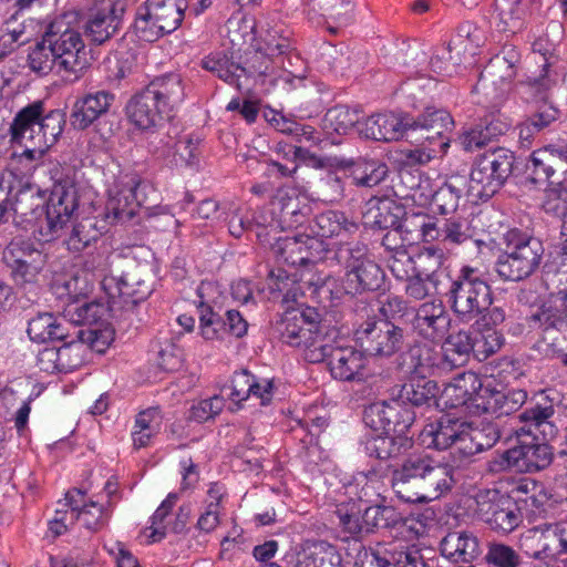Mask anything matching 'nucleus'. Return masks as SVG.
<instances>
[{
  "instance_id": "nucleus-18",
  "label": "nucleus",
  "mask_w": 567,
  "mask_h": 567,
  "mask_svg": "<svg viewBox=\"0 0 567 567\" xmlns=\"http://www.w3.org/2000/svg\"><path fill=\"white\" fill-rule=\"evenodd\" d=\"M453 126L454 121L447 111L427 107L416 118L408 116V138L429 142L443 155L450 147L451 140L447 134Z\"/></svg>"
},
{
  "instance_id": "nucleus-10",
  "label": "nucleus",
  "mask_w": 567,
  "mask_h": 567,
  "mask_svg": "<svg viewBox=\"0 0 567 567\" xmlns=\"http://www.w3.org/2000/svg\"><path fill=\"white\" fill-rule=\"evenodd\" d=\"M514 154L498 147L478 156L467 177L466 196L472 200H487L504 185L512 174Z\"/></svg>"
},
{
  "instance_id": "nucleus-34",
  "label": "nucleus",
  "mask_w": 567,
  "mask_h": 567,
  "mask_svg": "<svg viewBox=\"0 0 567 567\" xmlns=\"http://www.w3.org/2000/svg\"><path fill=\"white\" fill-rule=\"evenodd\" d=\"M440 548L442 555L453 563H472L482 554L478 538L470 532L449 533Z\"/></svg>"
},
{
  "instance_id": "nucleus-16",
  "label": "nucleus",
  "mask_w": 567,
  "mask_h": 567,
  "mask_svg": "<svg viewBox=\"0 0 567 567\" xmlns=\"http://www.w3.org/2000/svg\"><path fill=\"white\" fill-rule=\"evenodd\" d=\"M269 206L270 220L267 219L265 212H260L255 218L258 226L269 228L266 237L271 233L277 235L279 229H292L302 225L309 210L306 197L295 188L278 189Z\"/></svg>"
},
{
  "instance_id": "nucleus-6",
  "label": "nucleus",
  "mask_w": 567,
  "mask_h": 567,
  "mask_svg": "<svg viewBox=\"0 0 567 567\" xmlns=\"http://www.w3.org/2000/svg\"><path fill=\"white\" fill-rule=\"evenodd\" d=\"M445 298L455 318L465 324L472 323L487 306L493 305L491 286L478 268L468 265L462 266L451 279Z\"/></svg>"
},
{
  "instance_id": "nucleus-28",
  "label": "nucleus",
  "mask_w": 567,
  "mask_h": 567,
  "mask_svg": "<svg viewBox=\"0 0 567 567\" xmlns=\"http://www.w3.org/2000/svg\"><path fill=\"white\" fill-rule=\"evenodd\" d=\"M520 61L519 52L513 45L503 47L502 51L493 56L481 72L478 84L486 87L488 83L501 87L509 84L517 74Z\"/></svg>"
},
{
  "instance_id": "nucleus-25",
  "label": "nucleus",
  "mask_w": 567,
  "mask_h": 567,
  "mask_svg": "<svg viewBox=\"0 0 567 567\" xmlns=\"http://www.w3.org/2000/svg\"><path fill=\"white\" fill-rule=\"evenodd\" d=\"M267 50L274 58L275 70L280 69L285 82H292L293 79L302 80L306 78L307 65L300 54L292 48L288 38L278 37L267 41Z\"/></svg>"
},
{
  "instance_id": "nucleus-55",
  "label": "nucleus",
  "mask_w": 567,
  "mask_h": 567,
  "mask_svg": "<svg viewBox=\"0 0 567 567\" xmlns=\"http://www.w3.org/2000/svg\"><path fill=\"white\" fill-rule=\"evenodd\" d=\"M362 516L368 534L380 528H391L401 520L399 513L392 506H370L365 508Z\"/></svg>"
},
{
  "instance_id": "nucleus-2",
  "label": "nucleus",
  "mask_w": 567,
  "mask_h": 567,
  "mask_svg": "<svg viewBox=\"0 0 567 567\" xmlns=\"http://www.w3.org/2000/svg\"><path fill=\"white\" fill-rule=\"evenodd\" d=\"M452 468L424 452L409 454L392 473V488L405 503H427L453 485Z\"/></svg>"
},
{
  "instance_id": "nucleus-22",
  "label": "nucleus",
  "mask_w": 567,
  "mask_h": 567,
  "mask_svg": "<svg viewBox=\"0 0 567 567\" xmlns=\"http://www.w3.org/2000/svg\"><path fill=\"white\" fill-rule=\"evenodd\" d=\"M483 389L482 381L475 372H463L445 385L440 401L445 408L455 409L465 405L476 413V399L482 394Z\"/></svg>"
},
{
  "instance_id": "nucleus-59",
  "label": "nucleus",
  "mask_w": 567,
  "mask_h": 567,
  "mask_svg": "<svg viewBox=\"0 0 567 567\" xmlns=\"http://www.w3.org/2000/svg\"><path fill=\"white\" fill-rule=\"evenodd\" d=\"M477 329L480 331V338L474 339L475 357L480 361H483L502 349L505 343V338L503 333L496 329H486L481 327H477Z\"/></svg>"
},
{
  "instance_id": "nucleus-46",
  "label": "nucleus",
  "mask_w": 567,
  "mask_h": 567,
  "mask_svg": "<svg viewBox=\"0 0 567 567\" xmlns=\"http://www.w3.org/2000/svg\"><path fill=\"white\" fill-rule=\"evenodd\" d=\"M31 340L45 342L49 340H62L65 338L62 324L53 315L44 312L33 317L28 324L27 330Z\"/></svg>"
},
{
  "instance_id": "nucleus-31",
  "label": "nucleus",
  "mask_w": 567,
  "mask_h": 567,
  "mask_svg": "<svg viewBox=\"0 0 567 567\" xmlns=\"http://www.w3.org/2000/svg\"><path fill=\"white\" fill-rule=\"evenodd\" d=\"M331 374L341 381H353L363 377L365 359L363 351L353 348H332L328 350L326 360Z\"/></svg>"
},
{
  "instance_id": "nucleus-7",
  "label": "nucleus",
  "mask_w": 567,
  "mask_h": 567,
  "mask_svg": "<svg viewBox=\"0 0 567 567\" xmlns=\"http://www.w3.org/2000/svg\"><path fill=\"white\" fill-rule=\"evenodd\" d=\"M157 189L136 175H126L121 188L111 195L107 202V217L116 223H128L143 213L144 217L169 215L167 208L159 205Z\"/></svg>"
},
{
  "instance_id": "nucleus-60",
  "label": "nucleus",
  "mask_w": 567,
  "mask_h": 567,
  "mask_svg": "<svg viewBox=\"0 0 567 567\" xmlns=\"http://www.w3.org/2000/svg\"><path fill=\"white\" fill-rule=\"evenodd\" d=\"M303 243L305 256L307 264L313 262L317 259L332 260L333 251L341 244H333L332 247L321 237L311 233V235H301Z\"/></svg>"
},
{
  "instance_id": "nucleus-43",
  "label": "nucleus",
  "mask_w": 567,
  "mask_h": 567,
  "mask_svg": "<svg viewBox=\"0 0 567 567\" xmlns=\"http://www.w3.org/2000/svg\"><path fill=\"white\" fill-rule=\"evenodd\" d=\"M362 123L360 113L346 105H337L328 110L322 118L323 130L330 134H348L355 130L359 133V125Z\"/></svg>"
},
{
  "instance_id": "nucleus-64",
  "label": "nucleus",
  "mask_w": 567,
  "mask_h": 567,
  "mask_svg": "<svg viewBox=\"0 0 567 567\" xmlns=\"http://www.w3.org/2000/svg\"><path fill=\"white\" fill-rule=\"evenodd\" d=\"M546 275L557 292L567 295V252L559 250L555 257L546 265Z\"/></svg>"
},
{
  "instance_id": "nucleus-42",
  "label": "nucleus",
  "mask_w": 567,
  "mask_h": 567,
  "mask_svg": "<svg viewBox=\"0 0 567 567\" xmlns=\"http://www.w3.org/2000/svg\"><path fill=\"white\" fill-rule=\"evenodd\" d=\"M465 425V421L445 414L436 423L427 425L425 434L432 437L431 442L435 449H454Z\"/></svg>"
},
{
  "instance_id": "nucleus-47",
  "label": "nucleus",
  "mask_w": 567,
  "mask_h": 567,
  "mask_svg": "<svg viewBox=\"0 0 567 567\" xmlns=\"http://www.w3.org/2000/svg\"><path fill=\"white\" fill-rule=\"evenodd\" d=\"M412 442L404 437L378 436L365 443V451L370 456L379 460H392L403 455Z\"/></svg>"
},
{
  "instance_id": "nucleus-30",
  "label": "nucleus",
  "mask_w": 567,
  "mask_h": 567,
  "mask_svg": "<svg viewBox=\"0 0 567 567\" xmlns=\"http://www.w3.org/2000/svg\"><path fill=\"white\" fill-rule=\"evenodd\" d=\"M151 96L173 117L185 99L183 80L179 74L167 73L153 79L145 87Z\"/></svg>"
},
{
  "instance_id": "nucleus-8",
  "label": "nucleus",
  "mask_w": 567,
  "mask_h": 567,
  "mask_svg": "<svg viewBox=\"0 0 567 567\" xmlns=\"http://www.w3.org/2000/svg\"><path fill=\"white\" fill-rule=\"evenodd\" d=\"M334 261L344 268L342 290L347 295H361L379 290L384 282L381 267L368 257V249L360 243H341L333 251Z\"/></svg>"
},
{
  "instance_id": "nucleus-50",
  "label": "nucleus",
  "mask_w": 567,
  "mask_h": 567,
  "mask_svg": "<svg viewBox=\"0 0 567 567\" xmlns=\"http://www.w3.org/2000/svg\"><path fill=\"white\" fill-rule=\"evenodd\" d=\"M103 313L102 305L82 300L68 303L63 310L64 318L76 326L96 324L102 319Z\"/></svg>"
},
{
  "instance_id": "nucleus-63",
  "label": "nucleus",
  "mask_w": 567,
  "mask_h": 567,
  "mask_svg": "<svg viewBox=\"0 0 567 567\" xmlns=\"http://www.w3.org/2000/svg\"><path fill=\"white\" fill-rule=\"evenodd\" d=\"M526 168L533 183L550 182V148L533 152Z\"/></svg>"
},
{
  "instance_id": "nucleus-37",
  "label": "nucleus",
  "mask_w": 567,
  "mask_h": 567,
  "mask_svg": "<svg viewBox=\"0 0 567 567\" xmlns=\"http://www.w3.org/2000/svg\"><path fill=\"white\" fill-rule=\"evenodd\" d=\"M341 166L346 169L347 176L358 187H374L384 181L388 175V166L372 159L342 161Z\"/></svg>"
},
{
  "instance_id": "nucleus-3",
  "label": "nucleus",
  "mask_w": 567,
  "mask_h": 567,
  "mask_svg": "<svg viewBox=\"0 0 567 567\" xmlns=\"http://www.w3.org/2000/svg\"><path fill=\"white\" fill-rule=\"evenodd\" d=\"M555 413L551 404L528 408L523 411L518 419L524 423L515 430L519 444L504 452L502 460L506 467L515 468L518 472L535 473L548 467L554 458L551 447L540 442L534 430L546 433V427L553 431L550 419Z\"/></svg>"
},
{
  "instance_id": "nucleus-27",
  "label": "nucleus",
  "mask_w": 567,
  "mask_h": 567,
  "mask_svg": "<svg viewBox=\"0 0 567 567\" xmlns=\"http://www.w3.org/2000/svg\"><path fill=\"white\" fill-rule=\"evenodd\" d=\"M526 400L527 393L520 389L501 391L484 386L476 399V414L508 415L519 410Z\"/></svg>"
},
{
  "instance_id": "nucleus-13",
  "label": "nucleus",
  "mask_w": 567,
  "mask_h": 567,
  "mask_svg": "<svg viewBox=\"0 0 567 567\" xmlns=\"http://www.w3.org/2000/svg\"><path fill=\"white\" fill-rule=\"evenodd\" d=\"M43 35L59 58L60 69L66 72L82 69L80 54L83 53L85 44L74 12H65L54 18Z\"/></svg>"
},
{
  "instance_id": "nucleus-36",
  "label": "nucleus",
  "mask_w": 567,
  "mask_h": 567,
  "mask_svg": "<svg viewBox=\"0 0 567 567\" xmlns=\"http://www.w3.org/2000/svg\"><path fill=\"white\" fill-rule=\"evenodd\" d=\"M16 175L9 173L0 178V224L6 223L16 213L25 215V202L33 198V193L30 187L16 189L13 182Z\"/></svg>"
},
{
  "instance_id": "nucleus-26",
  "label": "nucleus",
  "mask_w": 567,
  "mask_h": 567,
  "mask_svg": "<svg viewBox=\"0 0 567 567\" xmlns=\"http://www.w3.org/2000/svg\"><path fill=\"white\" fill-rule=\"evenodd\" d=\"M359 135L375 141L391 142L408 137V116L379 113L367 117L359 125Z\"/></svg>"
},
{
  "instance_id": "nucleus-51",
  "label": "nucleus",
  "mask_w": 567,
  "mask_h": 567,
  "mask_svg": "<svg viewBox=\"0 0 567 567\" xmlns=\"http://www.w3.org/2000/svg\"><path fill=\"white\" fill-rule=\"evenodd\" d=\"M462 61L461 45L450 42L435 50L430 60V66L439 75H452Z\"/></svg>"
},
{
  "instance_id": "nucleus-20",
  "label": "nucleus",
  "mask_w": 567,
  "mask_h": 567,
  "mask_svg": "<svg viewBox=\"0 0 567 567\" xmlns=\"http://www.w3.org/2000/svg\"><path fill=\"white\" fill-rule=\"evenodd\" d=\"M303 13L317 24H328L331 33L353 20V0H301Z\"/></svg>"
},
{
  "instance_id": "nucleus-14",
  "label": "nucleus",
  "mask_w": 567,
  "mask_h": 567,
  "mask_svg": "<svg viewBox=\"0 0 567 567\" xmlns=\"http://www.w3.org/2000/svg\"><path fill=\"white\" fill-rule=\"evenodd\" d=\"M2 260L14 284L21 288H39V278L48 256L31 239L14 237L2 251Z\"/></svg>"
},
{
  "instance_id": "nucleus-41",
  "label": "nucleus",
  "mask_w": 567,
  "mask_h": 567,
  "mask_svg": "<svg viewBox=\"0 0 567 567\" xmlns=\"http://www.w3.org/2000/svg\"><path fill=\"white\" fill-rule=\"evenodd\" d=\"M467 176L453 174L432 195V206L440 214H449L456 210L460 198L466 195Z\"/></svg>"
},
{
  "instance_id": "nucleus-5",
  "label": "nucleus",
  "mask_w": 567,
  "mask_h": 567,
  "mask_svg": "<svg viewBox=\"0 0 567 567\" xmlns=\"http://www.w3.org/2000/svg\"><path fill=\"white\" fill-rule=\"evenodd\" d=\"M320 315L315 308L287 311L275 324V332L286 344L303 351L310 363L326 360L330 344L321 331Z\"/></svg>"
},
{
  "instance_id": "nucleus-9",
  "label": "nucleus",
  "mask_w": 567,
  "mask_h": 567,
  "mask_svg": "<svg viewBox=\"0 0 567 567\" xmlns=\"http://www.w3.org/2000/svg\"><path fill=\"white\" fill-rule=\"evenodd\" d=\"M505 246L495 264V271L502 279L519 281L539 267L545 249L538 238L512 229L505 235Z\"/></svg>"
},
{
  "instance_id": "nucleus-45",
  "label": "nucleus",
  "mask_w": 567,
  "mask_h": 567,
  "mask_svg": "<svg viewBox=\"0 0 567 567\" xmlns=\"http://www.w3.org/2000/svg\"><path fill=\"white\" fill-rule=\"evenodd\" d=\"M99 223L96 217H84L79 220L66 239L69 249L81 251L96 241L103 233V227H100Z\"/></svg>"
},
{
  "instance_id": "nucleus-49",
  "label": "nucleus",
  "mask_w": 567,
  "mask_h": 567,
  "mask_svg": "<svg viewBox=\"0 0 567 567\" xmlns=\"http://www.w3.org/2000/svg\"><path fill=\"white\" fill-rule=\"evenodd\" d=\"M370 206L364 214L365 224L372 228L390 229L401 224L398 213L400 208L388 199L369 203Z\"/></svg>"
},
{
  "instance_id": "nucleus-17",
  "label": "nucleus",
  "mask_w": 567,
  "mask_h": 567,
  "mask_svg": "<svg viewBox=\"0 0 567 567\" xmlns=\"http://www.w3.org/2000/svg\"><path fill=\"white\" fill-rule=\"evenodd\" d=\"M542 71L538 75L528 76L518 84L519 92L527 103L535 105L527 121L536 132L549 126L559 117V110L549 101L550 90L554 86L549 63L542 58Z\"/></svg>"
},
{
  "instance_id": "nucleus-40",
  "label": "nucleus",
  "mask_w": 567,
  "mask_h": 567,
  "mask_svg": "<svg viewBox=\"0 0 567 567\" xmlns=\"http://www.w3.org/2000/svg\"><path fill=\"white\" fill-rule=\"evenodd\" d=\"M443 343V360L450 368L464 365L471 353L475 354V342L471 330L461 329L445 336Z\"/></svg>"
},
{
  "instance_id": "nucleus-56",
  "label": "nucleus",
  "mask_w": 567,
  "mask_h": 567,
  "mask_svg": "<svg viewBox=\"0 0 567 567\" xmlns=\"http://www.w3.org/2000/svg\"><path fill=\"white\" fill-rule=\"evenodd\" d=\"M28 63L34 73L39 75L49 74L55 64L59 65V58L51 50V47L45 42V37L42 35L41 41L37 42L28 55Z\"/></svg>"
},
{
  "instance_id": "nucleus-38",
  "label": "nucleus",
  "mask_w": 567,
  "mask_h": 567,
  "mask_svg": "<svg viewBox=\"0 0 567 567\" xmlns=\"http://www.w3.org/2000/svg\"><path fill=\"white\" fill-rule=\"evenodd\" d=\"M310 229L312 234L323 239L340 237L343 240L358 230V225L350 221L343 213L328 210L316 216Z\"/></svg>"
},
{
  "instance_id": "nucleus-19",
  "label": "nucleus",
  "mask_w": 567,
  "mask_h": 567,
  "mask_svg": "<svg viewBox=\"0 0 567 567\" xmlns=\"http://www.w3.org/2000/svg\"><path fill=\"white\" fill-rule=\"evenodd\" d=\"M413 312L412 328L419 337L431 342L445 338L452 318L441 300L423 302Z\"/></svg>"
},
{
  "instance_id": "nucleus-52",
  "label": "nucleus",
  "mask_w": 567,
  "mask_h": 567,
  "mask_svg": "<svg viewBox=\"0 0 567 567\" xmlns=\"http://www.w3.org/2000/svg\"><path fill=\"white\" fill-rule=\"evenodd\" d=\"M444 262V252L441 248L436 247H424L416 255L414 259L415 270L414 272L420 276H425L429 281L436 287L439 282L437 271Z\"/></svg>"
},
{
  "instance_id": "nucleus-24",
  "label": "nucleus",
  "mask_w": 567,
  "mask_h": 567,
  "mask_svg": "<svg viewBox=\"0 0 567 567\" xmlns=\"http://www.w3.org/2000/svg\"><path fill=\"white\" fill-rule=\"evenodd\" d=\"M125 114L128 122L141 131L152 130L163 120L172 118L145 89L128 100Z\"/></svg>"
},
{
  "instance_id": "nucleus-48",
  "label": "nucleus",
  "mask_w": 567,
  "mask_h": 567,
  "mask_svg": "<svg viewBox=\"0 0 567 567\" xmlns=\"http://www.w3.org/2000/svg\"><path fill=\"white\" fill-rule=\"evenodd\" d=\"M520 2L522 0H495L499 31L516 33L523 28L525 9Z\"/></svg>"
},
{
  "instance_id": "nucleus-21",
  "label": "nucleus",
  "mask_w": 567,
  "mask_h": 567,
  "mask_svg": "<svg viewBox=\"0 0 567 567\" xmlns=\"http://www.w3.org/2000/svg\"><path fill=\"white\" fill-rule=\"evenodd\" d=\"M123 9L114 3H101L92 7L84 23V34L94 44L101 45L118 33L122 25Z\"/></svg>"
},
{
  "instance_id": "nucleus-12",
  "label": "nucleus",
  "mask_w": 567,
  "mask_h": 567,
  "mask_svg": "<svg viewBox=\"0 0 567 567\" xmlns=\"http://www.w3.org/2000/svg\"><path fill=\"white\" fill-rule=\"evenodd\" d=\"M355 338L364 353L382 359L402 352L409 340L404 328L375 316L369 317L358 327Z\"/></svg>"
},
{
  "instance_id": "nucleus-32",
  "label": "nucleus",
  "mask_w": 567,
  "mask_h": 567,
  "mask_svg": "<svg viewBox=\"0 0 567 567\" xmlns=\"http://www.w3.org/2000/svg\"><path fill=\"white\" fill-rule=\"evenodd\" d=\"M257 238L262 245L270 246L279 264L291 267L307 265L301 235L277 237L271 233L270 236L266 237L262 233L258 231Z\"/></svg>"
},
{
  "instance_id": "nucleus-58",
  "label": "nucleus",
  "mask_w": 567,
  "mask_h": 567,
  "mask_svg": "<svg viewBox=\"0 0 567 567\" xmlns=\"http://www.w3.org/2000/svg\"><path fill=\"white\" fill-rule=\"evenodd\" d=\"M542 532L550 560L567 554V522L545 524Z\"/></svg>"
},
{
  "instance_id": "nucleus-53",
  "label": "nucleus",
  "mask_w": 567,
  "mask_h": 567,
  "mask_svg": "<svg viewBox=\"0 0 567 567\" xmlns=\"http://www.w3.org/2000/svg\"><path fill=\"white\" fill-rule=\"evenodd\" d=\"M477 515L486 524L496 515L497 512L511 505L514 501L506 494L497 489H484L477 493L476 497Z\"/></svg>"
},
{
  "instance_id": "nucleus-1",
  "label": "nucleus",
  "mask_w": 567,
  "mask_h": 567,
  "mask_svg": "<svg viewBox=\"0 0 567 567\" xmlns=\"http://www.w3.org/2000/svg\"><path fill=\"white\" fill-rule=\"evenodd\" d=\"M85 267L101 274V286L111 311H131L154 291V276L147 264L106 251L90 256Z\"/></svg>"
},
{
  "instance_id": "nucleus-62",
  "label": "nucleus",
  "mask_w": 567,
  "mask_h": 567,
  "mask_svg": "<svg viewBox=\"0 0 567 567\" xmlns=\"http://www.w3.org/2000/svg\"><path fill=\"white\" fill-rule=\"evenodd\" d=\"M58 350V373H69L83 364V346L78 342H69L63 344Z\"/></svg>"
},
{
  "instance_id": "nucleus-33",
  "label": "nucleus",
  "mask_w": 567,
  "mask_h": 567,
  "mask_svg": "<svg viewBox=\"0 0 567 567\" xmlns=\"http://www.w3.org/2000/svg\"><path fill=\"white\" fill-rule=\"evenodd\" d=\"M177 499L178 495L176 493H169L152 516V525L148 528L151 533L147 536L152 543L162 540L168 529L175 534L184 530L189 516V511L185 507H179L173 523H164Z\"/></svg>"
},
{
  "instance_id": "nucleus-61",
  "label": "nucleus",
  "mask_w": 567,
  "mask_h": 567,
  "mask_svg": "<svg viewBox=\"0 0 567 567\" xmlns=\"http://www.w3.org/2000/svg\"><path fill=\"white\" fill-rule=\"evenodd\" d=\"M79 342L86 344L97 353H103L113 340V331L109 328H86L78 332Z\"/></svg>"
},
{
  "instance_id": "nucleus-11",
  "label": "nucleus",
  "mask_w": 567,
  "mask_h": 567,
  "mask_svg": "<svg viewBox=\"0 0 567 567\" xmlns=\"http://www.w3.org/2000/svg\"><path fill=\"white\" fill-rule=\"evenodd\" d=\"M186 0H146L136 11L134 29L140 39L154 42L183 22Z\"/></svg>"
},
{
  "instance_id": "nucleus-35",
  "label": "nucleus",
  "mask_w": 567,
  "mask_h": 567,
  "mask_svg": "<svg viewBox=\"0 0 567 567\" xmlns=\"http://www.w3.org/2000/svg\"><path fill=\"white\" fill-rule=\"evenodd\" d=\"M371 567H433L434 561L426 559L421 549L406 547L400 550L377 548L370 553Z\"/></svg>"
},
{
  "instance_id": "nucleus-15",
  "label": "nucleus",
  "mask_w": 567,
  "mask_h": 567,
  "mask_svg": "<svg viewBox=\"0 0 567 567\" xmlns=\"http://www.w3.org/2000/svg\"><path fill=\"white\" fill-rule=\"evenodd\" d=\"M411 357L410 369L419 374L402 385L399 392V400L402 403H409L412 406H431L437 402L440 388L433 380L426 379V373L435 365L432 351L426 347H413L409 349Z\"/></svg>"
},
{
  "instance_id": "nucleus-39",
  "label": "nucleus",
  "mask_w": 567,
  "mask_h": 567,
  "mask_svg": "<svg viewBox=\"0 0 567 567\" xmlns=\"http://www.w3.org/2000/svg\"><path fill=\"white\" fill-rule=\"evenodd\" d=\"M533 319L547 329L567 331V295L566 292H553L533 315Z\"/></svg>"
},
{
  "instance_id": "nucleus-29",
  "label": "nucleus",
  "mask_w": 567,
  "mask_h": 567,
  "mask_svg": "<svg viewBox=\"0 0 567 567\" xmlns=\"http://www.w3.org/2000/svg\"><path fill=\"white\" fill-rule=\"evenodd\" d=\"M78 208L76 190L73 186H54L45 212L47 224L50 233L53 235L62 229L70 221L73 213Z\"/></svg>"
},
{
  "instance_id": "nucleus-23",
  "label": "nucleus",
  "mask_w": 567,
  "mask_h": 567,
  "mask_svg": "<svg viewBox=\"0 0 567 567\" xmlns=\"http://www.w3.org/2000/svg\"><path fill=\"white\" fill-rule=\"evenodd\" d=\"M114 100V94L109 91H96L79 97L71 110V125L79 131L86 130L109 112Z\"/></svg>"
},
{
  "instance_id": "nucleus-57",
  "label": "nucleus",
  "mask_w": 567,
  "mask_h": 567,
  "mask_svg": "<svg viewBox=\"0 0 567 567\" xmlns=\"http://www.w3.org/2000/svg\"><path fill=\"white\" fill-rule=\"evenodd\" d=\"M402 404L403 403L399 398L389 402L385 401V425H388L386 434H401L412 425L414 414L403 408Z\"/></svg>"
},
{
  "instance_id": "nucleus-4",
  "label": "nucleus",
  "mask_w": 567,
  "mask_h": 567,
  "mask_svg": "<svg viewBox=\"0 0 567 567\" xmlns=\"http://www.w3.org/2000/svg\"><path fill=\"white\" fill-rule=\"evenodd\" d=\"M64 125L65 113L62 110L45 111L44 102L38 100L18 112L10 131L12 141L23 145L28 152H41L58 141Z\"/></svg>"
},
{
  "instance_id": "nucleus-54",
  "label": "nucleus",
  "mask_w": 567,
  "mask_h": 567,
  "mask_svg": "<svg viewBox=\"0 0 567 567\" xmlns=\"http://www.w3.org/2000/svg\"><path fill=\"white\" fill-rule=\"evenodd\" d=\"M150 145L152 146L153 153L159 157L169 156L173 148L176 147V152L174 154L178 155L187 165H193L195 163L196 146L189 138L175 142L174 138L164 136L158 141H156V138L151 141Z\"/></svg>"
},
{
  "instance_id": "nucleus-44",
  "label": "nucleus",
  "mask_w": 567,
  "mask_h": 567,
  "mask_svg": "<svg viewBox=\"0 0 567 567\" xmlns=\"http://www.w3.org/2000/svg\"><path fill=\"white\" fill-rule=\"evenodd\" d=\"M205 285L198 287V319H199V333L206 341L220 340L225 331V323L221 316L216 312L213 307L203 299V291Z\"/></svg>"
}]
</instances>
